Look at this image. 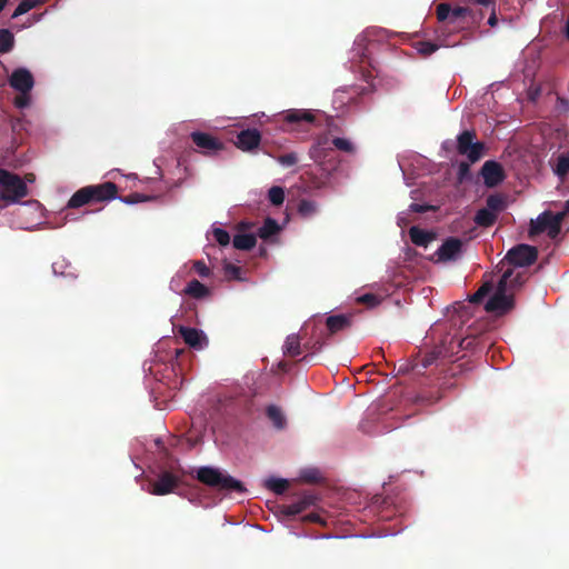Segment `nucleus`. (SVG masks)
<instances>
[{"label": "nucleus", "mask_w": 569, "mask_h": 569, "mask_svg": "<svg viewBox=\"0 0 569 569\" xmlns=\"http://www.w3.org/2000/svg\"><path fill=\"white\" fill-rule=\"evenodd\" d=\"M118 187L114 182L107 181L100 184H90L77 190L67 203L68 209H77L91 203H99L116 199Z\"/></svg>", "instance_id": "1"}, {"label": "nucleus", "mask_w": 569, "mask_h": 569, "mask_svg": "<svg viewBox=\"0 0 569 569\" xmlns=\"http://www.w3.org/2000/svg\"><path fill=\"white\" fill-rule=\"evenodd\" d=\"M197 479L203 485L220 491H236L239 493L246 491L241 481L213 467L199 468L197 471Z\"/></svg>", "instance_id": "2"}, {"label": "nucleus", "mask_w": 569, "mask_h": 569, "mask_svg": "<svg viewBox=\"0 0 569 569\" xmlns=\"http://www.w3.org/2000/svg\"><path fill=\"white\" fill-rule=\"evenodd\" d=\"M513 274L512 269H507L499 280L495 293L486 302L487 312L502 316L515 307L513 295H508V280Z\"/></svg>", "instance_id": "3"}, {"label": "nucleus", "mask_w": 569, "mask_h": 569, "mask_svg": "<svg viewBox=\"0 0 569 569\" xmlns=\"http://www.w3.org/2000/svg\"><path fill=\"white\" fill-rule=\"evenodd\" d=\"M26 196H28L26 182L17 173L0 169V200L6 203H16Z\"/></svg>", "instance_id": "4"}, {"label": "nucleus", "mask_w": 569, "mask_h": 569, "mask_svg": "<svg viewBox=\"0 0 569 569\" xmlns=\"http://www.w3.org/2000/svg\"><path fill=\"white\" fill-rule=\"evenodd\" d=\"M562 214L543 211L536 220H531L529 237L532 238L542 232H547L551 239L558 237L561 231Z\"/></svg>", "instance_id": "5"}, {"label": "nucleus", "mask_w": 569, "mask_h": 569, "mask_svg": "<svg viewBox=\"0 0 569 569\" xmlns=\"http://www.w3.org/2000/svg\"><path fill=\"white\" fill-rule=\"evenodd\" d=\"M477 134L473 130H465L457 137V150L461 156H466L472 163L479 161L485 152V143L475 141Z\"/></svg>", "instance_id": "6"}, {"label": "nucleus", "mask_w": 569, "mask_h": 569, "mask_svg": "<svg viewBox=\"0 0 569 569\" xmlns=\"http://www.w3.org/2000/svg\"><path fill=\"white\" fill-rule=\"evenodd\" d=\"M538 250L529 244H518L511 248L506 256V260L515 267H528L536 262Z\"/></svg>", "instance_id": "7"}, {"label": "nucleus", "mask_w": 569, "mask_h": 569, "mask_svg": "<svg viewBox=\"0 0 569 569\" xmlns=\"http://www.w3.org/2000/svg\"><path fill=\"white\" fill-rule=\"evenodd\" d=\"M463 242L459 238L449 237L430 258L433 262H449L457 260L462 252Z\"/></svg>", "instance_id": "8"}, {"label": "nucleus", "mask_w": 569, "mask_h": 569, "mask_svg": "<svg viewBox=\"0 0 569 569\" xmlns=\"http://www.w3.org/2000/svg\"><path fill=\"white\" fill-rule=\"evenodd\" d=\"M192 142L206 156H212L223 149V143L210 133L193 131L190 134Z\"/></svg>", "instance_id": "9"}, {"label": "nucleus", "mask_w": 569, "mask_h": 569, "mask_svg": "<svg viewBox=\"0 0 569 569\" xmlns=\"http://www.w3.org/2000/svg\"><path fill=\"white\" fill-rule=\"evenodd\" d=\"M480 176L487 188H495L506 179L503 167L495 160H488L482 164Z\"/></svg>", "instance_id": "10"}, {"label": "nucleus", "mask_w": 569, "mask_h": 569, "mask_svg": "<svg viewBox=\"0 0 569 569\" xmlns=\"http://www.w3.org/2000/svg\"><path fill=\"white\" fill-rule=\"evenodd\" d=\"M472 10L468 7L451 8L449 3L437 6L436 14L440 22L447 21L448 24H455L458 20L472 16Z\"/></svg>", "instance_id": "11"}, {"label": "nucleus", "mask_w": 569, "mask_h": 569, "mask_svg": "<svg viewBox=\"0 0 569 569\" xmlns=\"http://www.w3.org/2000/svg\"><path fill=\"white\" fill-rule=\"evenodd\" d=\"M9 84L18 92H30L34 86V79L28 69L17 68L9 78Z\"/></svg>", "instance_id": "12"}, {"label": "nucleus", "mask_w": 569, "mask_h": 569, "mask_svg": "<svg viewBox=\"0 0 569 569\" xmlns=\"http://www.w3.org/2000/svg\"><path fill=\"white\" fill-rule=\"evenodd\" d=\"M178 485L179 478L176 475L169 471H163L152 483L150 492L156 496H164L173 492Z\"/></svg>", "instance_id": "13"}, {"label": "nucleus", "mask_w": 569, "mask_h": 569, "mask_svg": "<svg viewBox=\"0 0 569 569\" xmlns=\"http://www.w3.org/2000/svg\"><path fill=\"white\" fill-rule=\"evenodd\" d=\"M260 141L261 134L258 129H246L237 134L236 146L242 151H252L259 147Z\"/></svg>", "instance_id": "14"}, {"label": "nucleus", "mask_w": 569, "mask_h": 569, "mask_svg": "<svg viewBox=\"0 0 569 569\" xmlns=\"http://www.w3.org/2000/svg\"><path fill=\"white\" fill-rule=\"evenodd\" d=\"M283 119L288 123L296 124L297 128H302L305 124H311L315 116L307 109H291L284 113Z\"/></svg>", "instance_id": "15"}, {"label": "nucleus", "mask_w": 569, "mask_h": 569, "mask_svg": "<svg viewBox=\"0 0 569 569\" xmlns=\"http://www.w3.org/2000/svg\"><path fill=\"white\" fill-rule=\"evenodd\" d=\"M441 351L432 350L425 355H418L410 361V369L418 375H423L425 370L433 365L440 357Z\"/></svg>", "instance_id": "16"}, {"label": "nucleus", "mask_w": 569, "mask_h": 569, "mask_svg": "<svg viewBox=\"0 0 569 569\" xmlns=\"http://www.w3.org/2000/svg\"><path fill=\"white\" fill-rule=\"evenodd\" d=\"M179 336L183 339V341L191 348L202 349L203 340L206 339L202 331L190 328V327H179L178 329Z\"/></svg>", "instance_id": "17"}, {"label": "nucleus", "mask_w": 569, "mask_h": 569, "mask_svg": "<svg viewBox=\"0 0 569 569\" xmlns=\"http://www.w3.org/2000/svg\"><path fill=\"white\" fill-rule=\"evenodd\" d=\"M352 325V315H333L326 319V326L330 335L349 329Z\"/></svg>", "instance_id": "18"}, {"label": "nucleus", "mask_w": 569, "mask_h": 569, "mask_svg": "<svg viewBox=\"0 0 569 569\" xmlns=\"http://www.w3.org/2000/svg\"><path fill=\"white\" fill-rule=\"evenodd\" d=\"M316 501V498L312 495H305L300 497L297 501H293L289 505L282 507V512L286 516H297L312 506Z\"/></svg>", "instance_id": "19"}, {"label": "nucleus", "mask_w": 569, "mask_h": 569, "mask_svg": "<svg viewBox=\"0 0 569 569\" xmlns=\"http://www.w3.org/2000/svg\"><path fill=\"white\" fill-rule=\"evenodd\" d=\"M183 293L194 299H203L210 295V290L199 280L193 279L188 282L183 289Z\"/></svg>", "instance_id": "20"}, {"label": "nucleus", "mask_w": 569, "mask_h": 569, "mask_svg": "<svg viewBox=\"0 0 569 569\" xmlns=\"http://www.w3.org/2000/svg\"><path fill=\"white\" fill-rule=\"evenodd\" d=\"M409 236L412 243L419 247H427L435 239L433 233L420 229L416 226L409 229Z\"/></svg>", "instance_id": "21"}, {"label": "nucleus", "mask_w": 569, "mask_h": 569, "mask_svg": "<svg viewBox=\"0 0 569 569\" xmlns=\"http://www.w3.org/2000/svg\"><path fill=\"white\" fill-rule=\"evenodd\" d=\"M497 219L498 216L496 214V212H492L490 209L485 207L477 211L473 221L479 227L488 228L493 226Z\"/></svg>", "instance_id": "22"}, {"label": "nucleus", "mask_w": 569, "mask_h": 569, "mask_svg": "<svg viewBox=\"0 0 569 569\" xmlns=\"http://www.w3.org/2000/svg\"><path fill=\"white\" fill-rule=\"evenodd\" d=\"M267 417L271 420L274 428L282 430L287 426V420L281 409L274 405H270L266 410Z\"/></svg>", "instance_id": "23"}, {"label": "nucleus", "mask_w": 569, "mask_h": 569, "mask_svg": "<svg viewBox=\"0 0 569 569\" xmlns=\"http://www.w3.org/2000/svg\"><path fill=\"white\" fill-rule=\"evenodd\" d=\"M232 243L238 250H250L256 246L257 238L252 233H240L233 237Z\"/></svg>", "instance_id": "24"}, {"label": "nucleus", "mask_w": 569, "mask_h": 569, "mask_svg": "<svg viewBox=\"0 0 569 569\" xmlns=\"http://www.w3.org/2000/svg\"><path fill=\"white\" fill-rule=\"evenodd\" d=\"M506 197L503 194L493 193L486 199V207L496 212L497 216L506 209Z\"/></svg>", "instance_id": "25"}, {"label": "nucleus", "mask_w": 569, "mask_h": 569, "mask_svg": "<svg viewBox=\"0 0 569 569\" xmlns=\"http://www.w3.org/2000/svg\"><path fill=\"white\" fill-rule=\"evenodd\" d=\"M280 231V227L277 223V221L272 218H267L263 222V224L258 230V236L267 240L270 237L277 234Z\"/></svg>", "instance_id": "26"}, {"label": "nucleus", "mask_w": 569, "mask_h": 569, "mask_svg": "<svg viewBox=\"0 0 569 569\" xmlns=\"http://www.w3.org/2000/svg\"><path fill=\"white\" fill-rule=\"evenodd\" d=\"M284 355L297 357L301 355V341L298 335H290L284 342Z\"/></svg>", "instance_id": "27"}, {"label": "nucleus", "mask_w": 569, "mask_h": 569, "mask_svg": "<svg viewBox=\"0 0 569 569\" xmlns=\"http://www.w3.org/2000/svg\"><path fill=\"white\" fill-rule=\"evenodd\" d=\"M14 47L13 33L8 29H0V53L10 52Z\"/></svg>", "instance_id": "28"}, {"label": "nucleus", "mask_w": 569, "mask_h": 569, "mask_svg": "<svg viewBox=\"0 0 569 569\" xmlns=\"http://www.w3.org/2000/svg\"><path fill=\"white\" fill-rule=\"evenodd\" d=\"M264 486L276 495H282L289 487V482L281 478H269L266 480Z\"/></svg>", "instance_id": "29"}, {"label": "nucleus", "mask_w": 569, "mask_h": 569, "mask_svg": "<svg viewBox=\"0 0 569 569\" xmlns=\"http://www.w3.org/2000/svg\"><path fill=\"white\" fill-rule=\"evenodd\" d=\"M555 174H557L561 180L566 178L569 172V154L561 153L557 158L556 167L553 168Z\"/></svg>", "instance_id": "30"}, {"label": "nucleus", "mask_w": 569, "mask_h": 569, "mask_svg": "<svg viewBox=\"0 0 569 569\" xmlns=\"http://www.w3.org/2000/svg\"><path fill=\"white\" fill-rule=\"evenodd\" d=\"M330 152L313 143L309 149L310 158L317 162L319 166H323L326 159L329 157Z\"/></svg>", "instance_id": "31"}, {"label": "nucleus", "mask_w": 569, "mask_h": 569, "mask_svg": "<svg viewBox=\"0 0 569 569\" xmlns=\"http://www.w3.org/2000/svg\"><path fill=\"white\" fill-rule=\"evenodd\" d=\"M298 212L303 218H309L317 212V203L312 200L302 199L298 204Z\"/></svg>", "instance_id": "32"}, {"label": "nucleus", "mask_w": 569, "mask_h": 569, "mask_svg": "<svg viewBox=\"0 0 569 569\" xmlns=\"http://www.w3.org/2000/svg\"><path fill=\"white\" fill-rule=\"evenodd\" d=\"M269 201L273 206H281L284 201V190L281 187L273 186L268 191Z\"/></svg>", "instance_id": "33"}, {"label": "nucleus", "mask_w": 569, "mask_h": 569, "mask_svg": "<svg viewBox=\"0 0 569 569\" xmlns=\"http://www.w3.org/2000/svg\"><path fill=\"white\" fill-rule=\"evenodd\" d=\"M37 0H22L16 10L13 11L11 18L16 19L27 12H29L31 9H33L37 6Z\"/></svg>", "instance_id": "34"}, {"label": "nucleus", "mask_w": 569, "mask_h": 569, "mask_svg": "<svg viewBox=\"0 0 569 569\" xmlns=\"http://www.w3.org/2000/svg\"><path fill=\"white\" fill-rule=\"evenodd\" d=\"M357 302L366 305L369 308H375L381 302V298L375 293H365L357 298Z\"/></svg>", "instance_id": "35"}, {"label": "nucleus", "mask_w": 569, "mask_h": 569, "mask_svg": "<svg viewBox=\"0 0 569 569\" xmlns=\"http://www.w3.org/2000/svg\"><path fill=\"white\" fill-rule=\"evenodd\" d=\"M332 144L340 151L347 152V153H353L355 152V146L351 141L345 138H333Z\"/></svg>", "instance_id": "36"}, {"label": "nucleus", "mask_w": 569, "mask_h": 569, "mask_svg": "<svg viewBox=\"0 0 569 569\" xmlns=\"http://www.w3.org/2000/svg\"><path fill=\"white\" fill-rule=\"evenodd\" d=\"M491 283L486 282L483 283L471 297L470 302L472 303H479L490 291H491Z\"/></svg>", "instance_id": "37"}, {"label": "nucleus", "mask_w": 569, "mask_h": 569, "mask_svg": "<svg viewBox=\"0 0 569 569\" xmlns=\"http://www.w3.org/2000/svg\"><path fill=\"white\" fill-rule=\"evenodd\" d=\"M277 161L283 167H292L298 163L299 158L296 152H289L277 157Z\"/></svg>", "instance_id": "38"}, {"label": "nucleus", "mask_w": 569, "mask_h": 569, "mask_svg": "<svg viewBox=\"0 0 569 569\" xmlns=\"http://www.w3.org/2000/svg\"><path fill=\"white\" fill-rule=\"evenodd\" d=\"M213 237H214V240L220 244V246H228L229 242H230V236L229 233L224 230V229H221V228H214L213 231Z\"/></svg>", "instance_id": "39"}, {"label": "nucleus", "mask_w": 569, "mask_h": 569, "mask_svg": "<svg viewBox=\"0 0 569 569\" xmlns=\"http://www.w3.org/2000/svg\"><path fill=\"white\" fill-rule=\"evenodd\" d=\"M30 102H31L30 92H24V93L19 92V94L13 100V104L18 109H24V108L29 107Z\"/></svg>", "instance_id": "40"}, {"label": "nucleus", "mask_w": 569, "mask_h": 569, "mask_svg": "<svg viewBox=\"0 0 569 569\" xmlns=\"http://www.w3.org/2000/svg\"><path fill=\"white\" fill-rule=\"evenodd\" d=\"M193 270L201 278H208L211 274L210 268L202 260H197L193 262Z\"/></svg>", "instance_id": "41"}, {"label": "nucleus", "mask_w": 569, "mask_h": 569, "mask_svg": "<svg viewBox=\"0 0 569 569\" xmlns=\"http://www.w3.org/2000/svg\"><path fill=\"white\" fill-rule=\"evenodd\" d=\"M224 273L230 279H240L241 268L232 263L224 264Z\"/></svg>", "instance_id": "42"}, {"label": "nucleus", "mask_w": 569, "mask_h": 569, "mask_svg": "<svg viewBox=\"0 0 569 569\" xmlns=\"http://www.w3.org/2000/svg\"><path fill=\"white\" fill-rule=\"evenodd\" d=\"M438 49V46L430 42V41H422L419 43V52L422 53L423 56H430L431 53H433L436 50Z\"/></svg>", "instance_id": "43"}, {"label": "nucleus", "mask_w": 569, "mask_h": 569, "mask_svg": "<svg viewBox=\"0 0 569 569\" xmlns=\"http://www.w3.org/2000/svg\"><path fill=\"white\" fill-rule=\"evenodd\" d=\"M410 209L413 212L425 213L427 211L435 210V207L433 206H429V204L412 203L410 206Z\"/></svg>", "instance_id": "44"}, {"label": "nucleus", "mask_w": 569, "mask_h": 569, "mask_svg": "<svg viewBox=\"0 0 569 569\" xmlns=\"http://www.w3.org/2000/svg\"><path fill=\"white\" fill-rule=\"evenodd\" d=\"M470 172V167L467 162H460L458 167L459 180H463Z\"/></svg>", "instance_id": "45"}, {"label": "nucleus", "mask_w": 569, "mask_h": 569, "mask_svg": "<svg viewBox=\"0 0 569 569\" xmlns=\"http://www.w3.org/2000/svg\"><path fill=\"white\" fill-rule=\"evenodd\" d=\"M523 279H522V276L520 273H518L516 277L512 278V276L510 277V279L508 280V287L510 286L511 288H517V287H520L522 286L523 283Z\"/></svg>", "instance_id": "46"}, {"label": "nucleus", "mask_w": 569, "mask_h": 569, "mask_svg": "<svg viewBox=\"0 0 569 569\" xmlns=\"http://www.w3.org/2000/svg\"><path fill=\"white\" fill-rule=\"evenodd\" d=\"M315 143L331 152V148L328 147L329 139L326 134L318 137Z\"/></svg>", "instance_id": "47"}, {"label": "nucleus", "mask_w": 569, "mask_h": 569, "mask_svg": "<svg viewBox=\"0 0 569 569\" xmlns=\"http://www.w3.org/2000/svg\"><path fill=\"white\" fill-rule=\"evenodd\" d=\"M143 200H144V197H142L140 193H132L123 199V201L126 203H137V202L143 201Z\"/></svg>", "instance_id": "48"}, {"label": "nucleus", "mask_w": 569, "mask_h": 569, "mask_svg": "<svg viewBox=\"0 0 569 569\" xmlns=\"http://www.w3.org/2000/svg\"><path fill=\"white\" fill-rule=\"evenodd\" d=\"M473 3L489 8L496 7V0H471Z\"/></svg>", "instance_id": "49"}, {"label": "nucleus", "mask_w": 569, "mask_h": 569, "mask_svg": "<svg viewBox=\"0 0 569 569\" xmlns=\"http://www.w3.org/2000/svg\"><path fill=\"white\" fill-rule=\"evenodd\" d=\"M488 24L490 27H496L498 24V18H497V14H496V7H492L491 8V14L488 19Z\"/></svg>", "instance_id": "50"}, {"label": "nucleus", "mask_w": 569, "mask_h": 569, "mask_svg": "<svg viewBox=\"0 0 569 569\" xmlns=\"http://www.w3.org/2000/svg\"><path fill=\"white\" fill-rule=\"evenodd\" d=\"M557 106H558V109H559V110L567 111V110H568V107H569V100H567V99H565V98H560V97H558V99H557Z\"/></svg>", "instance_id": "51"}, {"label": "nucleus", "mask_w": 569, "mask_h": 569, "mask_svg": "<svg viewBox=\"0 0 569 569\" xmlns=\"http://www.w3.org/2000/svg\"><path fill=\"white\" fill-rule=\"evenodd\" d=\"M305 519H306V520H308V521H310V522H320V521H321L320 516H319V515H317V513H313V512H312V513L307 515Z\"/></svg>", "instance_id": "52"}, {"label": "nucleus", "mask_w": 569, "mask_h": 569, "mask_svg": "<svg viewBox=\"0 0 569 569\" xmlns=\"http://www.w3.org/2000/svg\"><path fill=\"white\" fill-rule=\"evenodd\" d=\"M557 213L562 214V220L567 214H569V199L565 202L563 210Z\"/></svg>", "instance_id": "53"}, {"label": "nucleus", "mask_w": 569, "mask_h": 569, "mask_svg": "<svg viewBox=\"0 0 569 569\" xmlns=\"http://www.w3.org/2000/svg\"><path fill=\"white\" fill-rule=\"evenodd\" d=\"M34 179H36V177H34V174H33V173H27V174L24 176V179H22V180L27 183V182H33V181H34Z\"/></svg>", "instance_id": "54"}, {"label": "nucleus", "mask_w": 569, "mask_h": 569, "mask_svg": "<svg viewBox=\"0 0 569 569\" xmlns=\"http://www.w3.org/2000/svg\"><path fill=\"white\" fill-rule=\"evenodd\" d=\"M9 0H0V12L3 10V8L7 6Z\"/></svg>", "instance_id": "55"}, {"label": "nucleus", "mask_w": 569, "mask_h": 569, "mask_svg": "<svg viewBox=\"0 0 569 569\" xmlns=\"http://www.w3.org/2000/svg\"><path fill=\"white\" fill-rule=\"evenodd\" d=\"M566 37L569 40V17H568V20H567V23H566Z\"/></svg>", "instance_id": "56"}]
</instances>
